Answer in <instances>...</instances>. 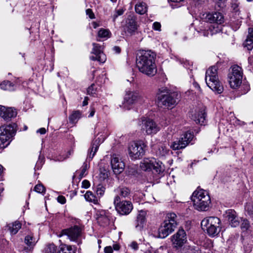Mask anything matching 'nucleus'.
<instances>
[{
  "mask_svg": "<svg viewBox=\"0 0 253 253\" xmlns=\"http://www.w3.org/2000/svg\"><path fill=\"white\" fill-rule=\"evenodd\" d=\"M155 56V54L151 50L140 52L136 58V66L139 71L149 77L155 76L157 72Z\"/></svg>",
  "mask_w": 253,
  "mask_h": 253,
  "instance_id": "1",
  "label": "nucleus"
},
{
  "mask_svg": "<svg viewBox=\"0 0 253 253\" xmlns=\"http://www.w3.org/2000/svg\"><path fill=\"white\" fill-rule=\"evenodd\" d=\"M176 96H177V94L170 93L166 87H162L159 89L157 93V101L159 106L172 108L178 102V98Z\"/></svg>",
  "mask_w": 253,
  "mask_h": 253,
  "instance_id": "2",
  "label": "nucleus"
},
{
  "mask_svg": "<svg viewBox=\"0 0 253 253\" xmlns=\"http://www.w3.org/2000/svg\"><path fill=\"white\" fill-rule=\"evenodd\" d=\"M195 209L199 211H206L211 204V198L207 192L203 189H197L191 197Z\"/></svg>",
  "mask_w": 253,
  "mask_h": 253,
  "instance_id": "3",
  "label": "nucleus"
},
{
  "mask_svg": "<svg viewBox=\"0 0 253 253\" xmlns=\"http://www.w3.org/2000/svg\"><path fill=\"white\" fill-rule=\"evenodd\" d=\"M178 217L173 212L168 213L166 218L158 229L159 237L165 238L172 233L177 225Z\"/></svg>",
  "mask_w": 253,
  "mask_h": 253,
  "instance_id": "4",
  "label": "nucleus"
},
{
  "mask_svg": "<svg viewBox=\"0 0 253 253\" xmlns=\"http://www.w3.org/2000/svg\"><path fill=\"white\" fill-rule=\"evenodd\" d=\"M205 80L207 85L212 91L218 94L223 92V87L218 80L217 67L211 66L207 70Z\"/></svg>",
  "mask_w": 253,
  "mask_h": 253,
  "instance_id": "5",
  "label": "nucleus"
},
{
  "mask_svg": "<svg viewBox=\"0 0 253 253\" xmlns=\"http://www.w3.org/2000/svg\"><path fill=\"white\" fill-rule=\"evenodd\" d=\"M220 220L217 217L210 216L204 218L201 222V226L211 237L217 236L221 230Z\"/></svg>",
  "mask_w": 253,
  "mask_h": 253,
  "instance_id": "6",
  "label": "nucleus"
},
{
  "mask_svg": "<svg viewBox=\"0 0 253 253\" xmlns=\"http://www.w3.org/2000/svg\"><path fill=\"white\" fill-rule=\"evenodd\" d=\"M17 126L15 123L10 124L0 127V148L7 146L15 136Z\"/></svg>",
  "mask_w": 253,
  "mask_h": 253,
  "instance_id": "7",
  "label": "nucleus"
},
{
  "mask_svg": "<svg viewBox=\"0 0 253 253\" xmlns=\"http://www.w3.org/2000/svg\"><path fill=\"white\" fill-rule=\"evenodd\" d=\"M222 24H210L206 22H200L195 28L196 30L200 35L208 37L213 35L222 31Z\"/></svg>",
  "mask_w": 253,
  "mask_h": 253,
  "instance_id": "8",
  "label": "nucleus"
},
{
  "mask_svg": "<svg viewBox=\"0 0 253 253\" xmlns=\"http://www.w3.org/2000/svg\"><path fill=\"white\" fill-rule=\"evenodd\" d=\"M141 131L148 135H153L160 130L161 127L153 120L142 117L139 124Z\"/></svg>",
  "mask_w": 253,
  "mask_h": 253,
  "instance_id": "9",
  "label": "nucleus"
},
{
  "mask_svg": "<svg viewBox=\"0 0 253 253\" xmlns=\"http://www.w3.org/2000/svg\"><path fill=\"white\" fill-rule=\"evenodd\" d=\"M140 167L144 171L155 170L158 173L162 172L165 170L164 165L160 161H157L155 158H145L140 163Z\"/></svg>",
  "mask_w": 253,
  "mask_h": 253,
  "instance_id": "10",
  "label": "nucleus"
},
{
  "mask_svg": "<svg viewBox=\"0 0 253 253\" xmlns=\"http://www.w3.org/2000/svg\"><path fill=\"white\" fill-rule=\"evenodd\" d=\"M243 78V71L241 67L238 65H234L231 71L228 75V82L232 88H238L241 84Z\"/></svg>",
  "mask_w": 253,
  "mask_h": 253,
  "instance_id": "11",
  "label": "nucleus"
},
{
  "mask_svg": "<svg viewBox=\"0 0 253 253\" xmlns=\"http://www.w3.org/2000/svg\"><path fill=\"white\" fill-rule=\"evenodd\" d=\"M146 145L142 141H138L131 143L128 147V154L132 160L140 159L145 153Z\"/></svg>",
  "mask_w": 253,
  "mask_h": 253,
  "instance_id": "12",
  "label": "nucleus"
},
{
  "mask_svg": "<svg viewBox=\"0 0 253 253\" xmlns=\"http://www.w3.org/2000/svg\"><path fill=\"white\" fill-rule=\"evenodd\" d=\"M141 97V95L137 91L126 90L122 107L126 110H129L134 104L140 100Z\"/></svg>",
  "mask_w": 253,
  "mask_h": 253,
  "instance_id": "13",
  "label": "nucleus"
},
{
  "mask_svg": "<svg viewBox=\"0 0 253 253\" xmlns=\"http://www.w3.org/2000/svg\"><path fill=\"white\" fill-rule=\"evenodd\" d=\"M114 204L117 211L122 215L128 214L133 209L131 202L128 201H121L119 196L117 195L114 199Z\"/></svg>",
  "mask_w": 253,
  "mask_h": 253,
  "instance_id": "14",
  "label": "nucleus"
},
{
  "mask_svg": "<svg viewBox=\"0 0 253 253\" xmlns=\"http://www.w3.org/2000/svg\"><path fill=\"white\" fill-rule=\"evenodd\" d=\"M187 235L183 229H179L171 237L172 246L176 249H179L186 243Z\"/></svg>",
  "mask_w": 253,
  "mask_h": 253,
  "instance_id": "15",
  "label": "nucleus"
},
{
  "mask_svg": "<svg viewBox=\"0 0 253 253\" xmlns=\"http://www.w3.org/2000/svg\"><path fill=\"white\" fill-rule=\"evenodd\" d=\"M194 138V134L189 131L185 132L179 140L174 141L170 145L173 150H179L184 148Z\"/></svg>",
  "mask_w": 253,
  "mask_h": 253,
  "instance_id": "16",
  "label": "nucleus"
},
{
  "mask_svg": "<svg viewBox=\"0 0 253 253\" xmlns=\"http://www.w3.org/2000/svg\"><path fill=\"white\" fill-rule=\"evenodd\" d=\"M82 231V228L80 227L75 225L73 227L63 230L62 233V235H67L71 241L76 242L80 244L82 243L80 240Z\"/></svg>",
  "mask_w": 253,
  "mask_h": 253,
  "instance_id": "17",
  "label": "nucleus"
},
{
  "mask_svg": "<svg viewBox=\"0 0 253 253\" xmlns=\"http://www.w3.org/2000/svg\"><path fill=\"white\" fill-rule=\"evenodd\" d=\"M95 217L98 224L106 227L113 221L111 214L107 211L100 210L96 211Z\"/></svg>",
  "mask_w": 253,
  "mask_h": 253,
  "instance_id": "18",
  "label": "nucleus"
},
{
  "mask_svg": "<svg viewBox=\"0 0 253 253\" xmlns=\"http://www.w3.org/2000/svg\"><path fill=\"white\" fill-rule=\"evenodd\" d=\"M201 17L202 19L201 22H206L210 24H222L224 20L223 15L218 12L204 13Z\"/></svg>",
  "mask_w": 253,
  "mask_h": 253,
  "instance_id": "19",
  "label": "nucleus"
},
{
  "mask_svg": "<svg viewBox=\"0 0 253 253\" xmlns=\"http://www.w3.org/2000/svg\"><path fill=\"white\" fill-rule=\"evenodd\" d=\"M92 45L91 53L94 55L90 56L89 59L92 61L97 60L101 63H104L106 60V57L103 52V47L96 43H93Z\"/></svg>",
  "mask_w": 253,
  "mask_h": 253,
  "instance_id": "20",
  "label": "nucleus"
},
{
  "mask_svg": "<svg viewBox=\"0 0 253 253\" xmlns=\"http://www.w3.org/2000/svg\"><path fill=\"white\" fill-rule=\"evenodd\" d=\"M124 29L126 33L131 35L135 34L137 30L138 25L136 18L133 16L129 15L127 16L124 26Z\"/></svg>",
  "mask_w": 253,
  "mask_h": 253,
  "instance_id": "21",
  "label": "nucleus"
},
{
  "mask_svg": "<svg viewBox=\"0 0 253 253\" xmlns=\"http://www.w3.org/2000/svg\"><path fill=\"white\" fill-rule=\"evenodd\" d=\"M100 137L95 138L92 141L91 148L88 150L86 160L90 162L95 156L100 144L102 143L106 137V135H101Z\"/></svg>",
  "mask_w": 253,
  "mask_h": 253,
  "instance_id": "22",
  "label": "nucleus"
},
{
  "mask_svg": "<svg viewBox=\"0 0 253 253\" xmlns=\"http://www.w3.org/2000/svg\"><path fill=\"white\" fill-rule=\"evenodd\" d=\"M111 165L113 171L116 174L121 173L125 167V163L116 154H114L112 156Z\"/></svg>",
  "mask_w": 253,
  "mask_h": 253,
  "instance_id": "23",
  "label": "nucleus"
},
{
  "mask_svg": "<svg viewBox=\"0 0 253 253\" xmlns=\"http://www.w3.org/2000/svg\"><path fill=\"white\" fill-rule=\"evenodd\" d=\"M39 240V237H35L34 234L30 233L25 237L24 243L26 245L25 249L27 251H32Z\"/></svg>",
  "mask_w": 253,
  "mask_h": 253,
  "instance_id": "24",
  "label": "nucleus"
},
{
  "mask_svg": "<svg viewBox=\"0 0 253 253\" xmlns=\"http://www.w3.org/2000/svg\"><path fill=\"white\" fill-rule=\"evenodd\" d=\"M17 112L13 108H6L0 105V116L5 121H9L12 118L16 117Z\"/></svg>",
  "mask_w": 253,
  "mask_h": 253,
  "instance_id": "25",
  "label": "nucleus"
},
{
  "mask_svg": "<svg viewBox=\"0 0 253 253\" xmlns=\"http://www.w3.org/2000/svg\"><path fill=\"white\" fill-rule=\"evenodd\" d=\"M226 214L228 220L231 226L233 227L238 226L240 221L236 211L233 210H228L226 211Z\"/></svg>",
  "mask_w": 253,
  "mask_h": 253,
  "instance_id": "26",
  "label": "nucleus"
},
{
  "mask_svg": "<svg viewBox=\"0 0 253 253\" xmlns=\"http://www.w3.org/2000/svg\"><path fill=\"white\" fill-rule=\"evenodd\" d=\"M146 212L144 211H140L137 216L135 221V228L138 230H141L144 227L145 223Z\"/></svg>",
  "mask_w": 253,
  "mask_h": 253,
  "instance_id": "27",
  "label": "nucleus"
},
{
  "mask_svg": "<svg viewBox=\"0 0 253 253\" xmlns=\"http://www.w3.org/2000/svg\"><path fill=\"white\" fill-rule=\"evenodd\" d=\"M206 117L205 109H201L193 116V119L197 124L202 125L205 123Z\"/></svg>",
  "mask_w": 253,
  "mask_h": 253,
  "instance_id": "28",
  "label": "nucleus"
},
{
  "mask_svg": "<svg viewBox=\"0 0 253 253\" xmlns=\"http://www.w3.org/2000/svg\"><path fill=\"white\" fill-rule=\"evenodd\" d=\"M243 45L249 50H251L253 48V28H249L248 34Z\"/></svg>",
  "mask_w": 253,
  "mask_h": 253,
  "instance_id": "29",
  "label": "nucleus"
},
{
  "mask_svg": "<svg viewBox=\"0 0 253 253\" xmlns=\"http://www.w3.org/2000/svg\"><path fill=\"white\" fill-rule=\"evenodd\" d=\"M21 226L22 224L19 221H16L8 224L6 227L10 232L11 235H15L21 228Z\"/></svg>",
  "mask_w": 253,
  "mask_h": 253,
  "instance_id": "30",
  "label": "nucleus"
},
{
  "mask_svg": "<svg viewBox=\"0 0 253 253\" xmlns=\"http://www.w3.org/2000/svg\"><path fill=\"white\" fill-rule=\"evenodd\" d=\"M169 153V149L164 144H160L156 151L157 156L160 158L166 156Z\"/></svg>",
  "mask_w": 253,
  "mask_h": 253,
  "instance_id": "31",
  "label": "nucleus"
},
{
  "mask_svg": "<svg viewBox=\"0 0 253 253\" xmlns=\"http://www.w3.org/2000/svg\"><path fill=\"white\" fill-rule=\"evenodd\" d=\"M135 10L136 13L141 15L144 14L147 11V5L143 2H138L135 5Z\"/></svg>",
  "mask_w": 253,
  "mask_h": 253,
  "instance_id": "32",
  "label": "nucleus"
},
{
  "mask_svg": "<svg viewBox=\"0 0 253 253\" xmlns=\"http://www.w3.org/2000/svg\"><path fill=\"white\" fill-rule=\"evenodd\" d=\"M85 200L89 202L97 204L98 203L97 198L90 191H87L84 195Z\"/></svg>",
  "mask_w": 253,
  "mask_h": 253,
  "instance_id": "33",
  "label": "nucleus"
},
{
  "mask_svg": "<svg viewBox=\"0 0 253 253\" xmlns=\"http://www.w3.org/2000/svg\"><path fill=\"white\" fill-rule=\"evenodd\" d=\"M98 37L105 40L109 38L111 33L108 29L101 28L98 32Z\"/></svg>",
  "mask_w": 253,
  "mask_h": 253,
  "instance_id": "34",
  "label": "nucleus"
},
{
  "mask_svg": "<svg viewBox=\"0 0 253 253\" xmlns=\"http://www.w3.org/2000/svg\"><path fill=\"white\" fill-rule=\"evenodd\" d=\"M1 89L5 90L11 91L14 90V84L8 81H4L0 84Z\"/></svg>",
  "mask_w": 253,
  "mask_h": 253,
  "instance_id": "35",
  "label": "nucleus"
},
{
  "mask_svg": "<svg viewBox=\"0 0 253 253\" xmlns=\"http://www.w3.org/2000/svg\"><path fill=\"white\" fill-rule=\"evenodd\" d=\"M43 253H58L57 247L53 244H49L44 248Z\"/></svg>",
  "mask_w": 253,
  "mask_h": 253,
  "instance_id": "36",
  "label": "nucleus"
},
{
  "mask_svg": "<svg viewBox=\"0 0 253 253\" xmlns=\"http://www.w3.org/2000/svg\"><path fill=\"white\" fill-rule=\"evenodd\" d=\"M117 191L119 193L120 195L124 198L128 197L130 193V189L126 187H119Z\"/></svg>",
  "mask_w": 253,
  "mask_h": 253,
  "instance_id": "37",
  "label": "nucleus"
},
{
  "mask_svg": "<svg viewBox=\"0 0 253 253\" xmlns=\"http://www.w3.org/2000/svg\"><path fill=\"white\" fill-rule=\"evenodd\" d=\"M58 253H75V250L71 246L63 245Z\"/></svg>",
  "mask_w": 253,
  "mask_h": 253,
  "instance_id": "38",
  "label": "nucleus"
},
{
  "mask_svg": "<svg viewBox=\"0 0 253 253\" xmlns=\"http://www.w3.org/2000/svg\"><path fill=\"white\" fill-rule=\"evenodd\" d=\"M241 228L243 231L247 230L250 231V228H251V226L250 224L249 221L246 219L242 220Z\"/></svg>",
  "mask_w": 253,
  "mask_h": 253,
  "instance_id": "39",
  "label": "nucleus"
},
{
  "mask_svg": "<svg viewBox=\"0 0 253 253\" xmlns=\"http://www.w3.org/2000/svg\"><path fill=\"white\" fill-rule=\"evenodd\" d=\"M188 253H201L200 248L197 246H189L187 248Z\"/></svg>",
  "mask_w": 253,
  "mask_h": 253,
  "instance_id": "40",
  "label": "nucleus"
},
{
  "mask_svg": "<svg viewBox=\"0 0 253 253\" xmlns=\"http://www.w3.org/2000/svg\"><path fill=\"white\" fill-rule=\"evenodd\" d=\"M241 24V21L239 20L237 21H232L230 23L231 28L235 31H237L240 28Z\"/></svg>",
  "mask_w": 253,
  "mask_h": 253,
  "instance_id": "41",
  "label": "nucleus"
},
{
  "mask_svg": "<svg viewBox=\"0 0 253 253\" xmlns=\"http://www.w3.org/2000/svg\"><path fill=\"white\" fill-rule=\"evenodd\" d=\"M35 191L38 193L41 194H44L45 192V188L43 186V185L42 184H37L35 186Z\"/></svg>",
  "mask_w": 253,
  "mask_h": 253,
  "instance_id": "42",
  "label": "nucleus"
},
{
  "mask_svg": "<svg viewBox=\"0 0 253 253\" xmlns=\"http://www.w3.org/2000/svg\"><path fill=\"white\" fill-rule=\"evenodd\" d=\"M124 11H125V10L123 8H120V9L116 10L112 16V18H113V21L115 22L119 16H121V15H123Z\"/></svg>",
  "mask_w": 253,
  "mask_h": 253,
  "instance_id": "43",
  "label": "nucleus"
},
{
  "mask_svg": "<svg viewBox=\"0 0 253 253\" xmlns=\"http://www.w3.org/2000/svg\"><path fill=\"white\" fill-rule=\"evenodd\" d=\"M88 166L86 163H84L83 166L81 168V171L79 175L80 178H83L84 177L86 174V171L87 169H88Z\"/></svg>",
  "mask_w": 253,
  "mask_h": 253,
  "instance_id": "44",
  "label": "nucleus"
},
{
  "mask_svg": "<svg viewBox=\"0 0 253 253\" xmlns=\"http://www.w3.org/2000/svg\"><path fill=\"white\" fill-rule=\"evenodd\" d=\"M81 115L80 112L78 111L73 112L69 117L70 122L74 123Z\"/></svg>",
  "mask_w": 253,
  "mask_h": 253,
  "instance_id": "45",
  "label": "nucleus"
},
{
  "mask_svg": "<svg viewBox=\"0 0 253 253\" xmlns=\"http://www.w3.org/2000/svg\"><path fill=\"white\" fill-rule=\"evenodd\" d=\"M105 188L101 185H98L97 187L96 192L99 197L102 196L105 192Z\"/></svg>",
  "mask_w": 253,
  "mask_h": 253,
  "instance_id": "46",
  "label": "nucleus"
},
{
  "mask_svg": "<svg viewBox=\"0 0 253 253\" xmlns=\"http://www.w3.org/2000/svg\"><path fill=\"white\" fill-rule=\"evenodd\" d=\"M245 253H253V244L252 243L248 244L244 246Z\"/></svg>",
  "mask_w": 253,
  "mask_h": 253,
  "instance_id": "47",
  "label": "nucleus"
},
{
  "mask_svg": "<svg viewBox=\"0 0 253 253\" xmlns=\"http://www.w3.org/2000/svg\"><path fill=\"white\" fill-rule=\"evenodd\" d=\"M72 153H73V151L69 150V151H68V152H67V153L66 154L65 156H60L58 157H56L55 158V161H63L64 160H65L66 159L68 158L69 157V156H70Z\"/></svg>",
  "mask_w": 253,
  "mask_h": 253,
  "instance_id": "48",
  "label": "nucleus"
},
{
  "mask_svg": "<svg viewBox=\"0 0 253 253\" xmlns=\"http://www.w3.org/2000/svg\"><path fill=\"white\" fill-rule=\"evenodd\" d=\"M245 208L249 214H253V205L252 203H247Z\"/></svg>",
  "mask_w": 253,
  "mask_h": 253,
  "instance_id": "49",
  "label": "nucleus"
},
{
  "mask_svg": "<svg viewBox=\"0 0 253 253\" xmlns=\"http://www.w3.org/2000/svg\"><path fill=\"white\" fill-rule=\"evenodd\" d=\"M161 25L160 23L158 22H155L153 24V29L156 31H160L161 30Z\"/></svg>",
  "mask_w": 253,
  "mask_h": 253,
  "instance_id": "50",
  "label": "nucleus"
},
{
  "mask_svg": "<svg viewBox=\"0 0 253 253\" xmlns=\"http://www.w3.org/2000/svg\"><path fill=\"white\" fill-rule=\"evenodd\" d=\"M86 13L90 19L95 18V15L91 9H87L86 10Z\"/></svg>",
  "mask_w": 253,
  "mask_h": 253,
  "instance_id": "51",
  "label": "nucleus"
},
{
  "mask_svg": "<svg viewBox=\"0 0 253 253\" xmlns=\"http://www.w3.org/2000/svg\"><path fill=\"white\" fill-rule=\"evenodd\" d=\"M57 201L61 204H64L66 202V198L63 196H59L57 197Z\"/></svg>",
  "mask_w": 253,
  "mask_h": 253,
  "instance_id": "52",
  "label": "nucleus"
},
{
  "mask_svg": "<svg viewBox=\"0 0 253 253\" xmlns=\"http://www.w3.org/2000/svg\"><path fill=\"white\" fill-rule=\"evenodd\" d=\"M94 85L93 84H91L90 86H89L87 88V92L88 94H93L95 93V90L94 89Z\"/></svg>",
  "mask_w": 253,
  "mask_h": 253,
  "instance_id": "53",
  "label": "nucleus"
},
{
  "mask_svg": "<svg viewBox=\"0 0 253 253\" xmlns=\"http://www.w3.org/2000/svg\"><path fill=\"white\" fill-rule=\"evenodd\" d=\"M82 187L87 189L90 186V183L89 181L87 180H84L82 182Z\"/></svg>",
  "mask_w": 253,
  "mask_h": 253,
  "instance_id": "54",
  "label": "nucleus"
},
{
  "mask_svg": "<svg viewBox=\"0 0 253 253\" xmlns=\"http://www.w3.org/2000/svg\"><path fill=\"white\" fill-rule=\"evenodd\" d=\"M130 247L134 251L137 250L138 249V245L136 242H132L130 244Z\"/></svg>",
  "mask_w": 253,
  "mask_h": 253,
  "instance_id": "55",
  "label": "nucleus"
},
{
  "mask_svg": "<svg viewBox=\"0 0 253 253\" xmlns=\"http://www.w3.org/2000/svg\"><path fill=\"white\" fill-rule=\"evenodd\" d=\"M104 252L105 253H113V248L111 246H107L104 248Z\"/></svg>",
  "mask_w": 253,
  "mask_h": 253,
  "instance_id": "56",
  "label": "nucleus"
},
{
  "mask_svg": "<svg viewBox=\"0 0 253 253\" xmlns=\"http://www.w3.org/2000/svg\"><path fill=\"white\" fill-rule=\"evenodd\" d=\"M37 132L40 133L41 134H44L46 133V129L42 127V128H41L38 129L37 130Z\"/></svg>",
  "mask_w": 253,
  "mask_h": 253,
  "instance_id": "57",
  "label": "nucleus"
},
{
  "mask_svg": "<svg viewBox=\"0 0 253 253\" xmlns=\"http://www.w3.org/2000/svg\"><path fill=\"white\" fill-rule=\"evenodd\" d=\"M113 51L116 53H119L121 52V48L120 47L115 46L113 48Z\"/></svg>",
  "mask_w": 253,
  "mask_h": 253,
  "instance_id": "58",
  "label": "nucleus"
},
{
  "mask_svg": "<svg viewBox=\"0 0 253 253\" xmlns=\"http://www.w3.org/2000/svg\"><path fill=\"white\" fill-rule=\"evenodd\" d=\"M243 86L245 88V89L244 92L245 93L247 92L250 89V85L248 84H244Z\"/></svg>",
  "mask_w": 253,
  "mask_h": 253,
  "instance_id": "59",
  "label": "nucleus"
},
{
  "mask_svg": "<svg viewBox=\"0 0 253 253\" xmlns=\"http://www.w3.org/2000/svg\"><path fill=\"white\" fill-rule=\"evenodd\" d=\"M91 24L92 25V27L94 29H96L97 27H98L99 26V24L97 23L96 22H95V21L92 22Z\"/></svg>",
  "mask_w": 253,
  "mask_h": 253,
  "instance_id": "60",
  "label": "nucleus"
},
{
  "mask_svg": "<svg viewBox=\"0 0 253 253\" xmlns=\"http://www.w3.org/2000/svg\"><path fill=\"white\" fill-rule=\"evenodd\" d=\"M113 248L114 250L118 251L120 249V246L118 244H114Z\"/></svg>",
  "mask_w": 253,
  "mask_h": 253,
  "instance_id": "61",
  "label": "nucleus"
},
{
  "mask_svg": "<svg viewBox=\"0 0 253 253\" xmlns=\"http://www.w3.org/2000/svg\"><path fill=\"white\" fill-rule=\"evenodd\" d=\"M94 113H95V110L94 109H92V110L91 111L89 116H88V117H92L94 116Z\"/></svg>",
  "mask_w": 253,
  "mask_h": 253,
  "instance_id": "62",
  "label": "nucleus"
},
{
  "mask_svg": "<svg viewBox=\"0 0 253 253\" xmlns=\"http://www.w3.org/2000/svg\"><path fill=\"white\" fill-rule=\"evenodd\" d=\"M169 0L171 2H173L179 3L181 1H184V0Z\"/></svg>",
  "mask_w": 253,
  "mask_h": 253,
  "instance_id": "63",
  "label": "nucleus"
},
{
  "mask_svg": "<svg viewBox=\"0 0 253 253\" xmlns=\"http://www.w3.org/2000/svg\"><path fill=\"white\" fill-rule=\"evenodd\" d=\"M87 101L85 100V99L84 100V101L83 102V106H85L87 104Z\"/></svg>",
  "mask_w": 253,
  "mask_h": 253,
  "instance_id": "64",
  "label": "nucleus"
}]
</instances>
